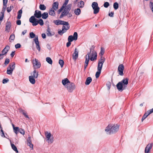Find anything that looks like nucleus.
Instances as JSON below:
<instances>
[{
    "label": "nucleus",
    "instance_id": "f257e3e1",
    "mask_svg": "<svg viewBox=\"0 0 153 153\" xmlns=\"http://www.w3.org/2000/svg\"><path fill=\"white\" fill-rule=\"evenodd\" d=\"M42 16L41 12L39 10H36L35 11L34 16H32L29 19V22L32 24L33 26H36L39 24L41 26H42L44 24L43 20L40 19H37L40 18Z\"/></svg>",
    "mask_w": 153,
    "mask_h": 153
},
{
    "label": "nucleus",
    "instance_id": "f03ea898",
    "mask_svg": "<svg viewBox=\"0 0 153 153\" xmlns=\"http://www.w3.org/2000/svg\"><path fill=\"white\" fill-rule=\"evenodd\" d=\"M119 125L117 124H109L106 128L105 131L107 134H111L116 133L119 130Z\"/></svg>",
    "mask_w": 153,
    "mask_h": 153
},
{
    "label": "nucleus",
    "instance_id": "7ed1b4c3",
    "mask_svg": "<svg viewBox=\"0 0 153 153\" xmlns=\"http://www.w3.org/2000/svg\"><path fill=\"white\" fill-rule=\"evenodd\" d=\"M53 22L56 25H62L63 26L65 25L66 27V30H68L70 28V25L68 22L61 20L60 19H58L54 20Z\"/></svg>",
    "mask_w": 153,
    "mask_h": 153
},
{
    "label": "nucleus",
    "instance_id": "20e7f679",
    "mask_svg": "<svg viewBox=\"0 0 153 153\" xmlns=\"http://www.w3.org/2000/svg\"><path fill=\"white\" fill-rule=\"evenodd\" d=\"M45 133L47 140L48 141V143H52L53 141V136L51 135V133L48 131H45Z\"/></svg>",
    "mask_w": 153,
    "mask_h": 153
},
{
    "label": "nucleus",
    "instance_id": "39448f33",
    "mask_svg": "<svg viewBox=\"0 0 153 153\" xmlns=\"http://www.w3.org/2000/svg\"><path fill=\"white\" fill-rule=\"evenodd\" d=\"M105 60V59L104 57H101L100 59L99 60L97 68V70H102L103 65Z\"/></svg>",
    "mask_w": 153,
    "mask_h": 153
},
{
    "label": "nucleus",
    "instance_id": "423d86ee",
    "mask_svg": "<svg viewBox=\"0 0 153 153\" xmlns=\"http://www.w3.org/2000/svg\"><path fill=\"white\" fill-rule=\"evenodd\" d=\"M93 9L94 10V14L97 13L99 11L100 7L98 6V3L97 2H93L91 5Z\"/></svg>",
    "mask_w": 153,
    "mask_h": 153
},
{
    "label": "nucleus",
    "instance_id": "0eeeda50",
    "mask_svg": "<svg viewBox=\"0 0 153 153\" xmlns=\"http://www.w3.org/2000/svg\"><path fill=\"white\" fill-rule=\"evenodd\" d=\"M69 92H72L75 88V86L73 82H70L67 86H65Z\"/></svg>",
    "mask_w": 153,
    "mask_h": 153
},
{
    "label": "nucleus",
    "instance_id": "6e6552de",
    "mask_svg": "<svg viewBox=\"0 0 153 153\" xmlns=\"http://www.w3.org/2000/svg\"><path fill=\"white\" fill-rule=\"evenodd\" d=\"M90 60L91 61H94L97 59V52L95 51H92L90 54Z\"/></svg>",
    "mask_w": 153,
    "mask_h": 153
},
{
    "label": "nucleus",
    "instance_id": "1a4fd4ad",
    "mask_svg": "<svg viewBox=\"0 0 153 153\" xmlns=\"http://www.w3.org/2000/svg\"><path fill=\"white\" fill-rule=\"evenodd\" d=\"M124 66L123 64H120L119 65L118 68V74L119 75L121 76H123L124 75L123 74V70L124 69Z\"/></svg>",
    "mask_w": 153,
    "mask_h": 153
},
{
    "label": "nucleus",
    "instance_id": "9d476101",
    "mask_svg": "<svg viewBox=\"0 0 153 153\" xmlns=\"http://www.w3.org/2000/svg\"><path fill=\"white\" fill-rule=\"evenodd\" d=\"M32 64L34 67L36 66L37 68H40L41 66L40 62L36 58L33 59Z\"/></svg>",
    "mask_w": 153,
    "mask_h": 153
},
{
    "label": "nucleus",
    "instance_id": "9b49d317",
    "mask_svg": "<svg viewBox=\"0 0 153 153\" xmlns=\"http://www.w3.org/2000/svg\"><path fill=\"white\" fill-rule=\"evenodd\" d=\"M116 87L117 90L120 92H122L124 90L126 89V87H124L122 83L120 82L117 84Z\"/></svg>",
    "mask_w": 153,
    "mask_h": 153
},
{
    "label": "nucleus",
    "instance_id": "f8f14e48",
    "mask_svg": "<svg viewBox=\"0 0 153 153\" xmlns=\"http://www.w3.org/2000/svg\"><path fill=\"white\" fill-rule=\"evenodd\" d=\"M33 40L36 44L37 49L39 51H40L41 48L39 45V42L38 40V36L37 35V36L33 39Z\"/></svg>",
    "mask_w": 153,
    "mask_h": 153
},
{
    "label": "nucleus",
    "instance_id": "ddd939ff",
    "mask_svg": "<svg viewBox=\"0 0 153 153\" xmlns=\"http://www.w3.org/2000/svg\"><path fill=\"white\" fill-rule=\"evenodd\" d=\"M3 7L1 12L0 14L1 16L0 17V21H1L3 19L4 16V13L6 10V9L7 7V4H4V3H3Z\"/></svg>",
    "mask_w": 153,
    "mask_h": 153
},
{
    "label": "nucleus",
    "instance_id": "4468645a",
    "mask_svg": "<svg viewBox=\"0 0 153 153\" xmlns=\"http://www.w3.org/2000/svg\"><path fill=\"white\" fill-rule=\"evenodd\" d=\"M78 51L76 48L75 49L74 52L72 55L73 59L74 60H76L78 57Z\"/></svg>",
    "mask_w": 153,
    "mask_h": 153
},
{
    "label": "nucleus",
    "instance_id": "2eb2a0df",
    "mask_svg": "<svg viewBox=\"0 0 153 153\" xmlns=\"http://www.w3.org/2000/svg\"><path fill=\"white\" fill-rule=\"evenodd\" d=\"M128 79L127 78L123 79L120 82L123 85L124 87H126L127 85L128 84Z\"/></svg>",
    "mask_w": 153,
    "mask_h": 153
},
{
    "label": "nucleus",
    "instance_id": "dca6fc26",
    "mask_svg": "<svg viewBox=\"0 0 153 153\" xmlns=\"http://www.w3.org/2000/svg\"><path fill=\"white\" fill-rule=\"evenodd\" d=\"M55 33L54 32H51V29L49 26L47 27V34L48 36H51L54 35Z\"/></svg>",
    "mask_w": 153,
    "mask_h": 153
},
{
    "label": "nucleus",
    "instance_id": "f3484780",
    "mask_svg": "<svg viewBox=\"0 0 153 153\" xmlns=\"http://www.w3.org/2000/svg\"><path fill=\"white\" fill-rule=\"evenodd\" d=\"M70 81L67 78L63 79L62 80V83L63 85L65 86L70 83Z\"/></svg>",
    "mask_w": 153,
    "mask_h": 153
},
{
    "label": "nucleus",
    "instance_id": "a211bd4d",
    "mask_svg": "<svg viewBox=\"0 0 153 153\" xmlns=\"http://www.w3.org/2000/svg\"><path fill=\"white\" fill-rule=\"evenodd\" d=\"M152 147V144H148L145 148V153H149Z\"/></svg>",
    "mask_w": 153,
    "mask_h": 153
},
{
    "label": "nucleus",
    "instance_id": "6ab92c4d",
    "mask_svg": "<svg viewBox=\"0 0 153 153\" xmlns=\"http://www.w3.org/2000/svg\"><path fill=\"white\" fill-rule=\"evenodd\" d=\"M66 27L64 26H63L62 30H60L58 31V34L61 35H62L67 30H66Z\"/></svg>",
    "mask_w": 153,
    "mask_h": 153
},
{
    "label": "nucleus",
    "instance_id": "aec40b11",
    "mask_svg": "<svg viewBox=\"0 0 153 153\" xmlns=\"http://www.w3.org/2000/svg\"><path fill=\"white\" fill-rule=\"evenodd\" d=\"M59 3L58 1L54 2L52 4V9L56 10L58 8Z\"/></svg>",
    "mask_w": 153,
    "mask_h": 153
},
{
    "label": "nucleus",
    "instance_id": "412c9836",
    "mask_svg": "<svg viewBox=\"0 0 153 153\" xmlns=\"http://www.w3.org/2000/svg\"><path fill=\"white\" fill-rule=\"evenodd\" d=\"M68 12H69L68 11L64 9V11L62 12L59 18L60 19H61L64 16H67Z\"/></svg>",
    "mask_w": 153,
    "mask_h": 153
},
{
    "label": "nucleus",
    "instance_id": "4be33fe9",
    "mask_svg": "<svg viewBox=\"0 0 153 153\" xmlns=\"http://www.w3.org/2000/svg\"><path fill=\"white\" fill-rule=\"evenodd\" d=\"M35 78L32 76H30L29 77V81L30 83L32 84H34L36 82Z\"/></svg>",
    "mask_w": 153,
    "mask_h": 153
},
{
    "label": "nucleus",
    "instance_id": "5701e85b",
    "mask_svg": "<svg viewBox=\"0 0 153 153\" xmlns=\"http://www.w3.org/2000/svg\"><path fill=\"white\" fill-rule=\"evenodd\" d=\"M55 10L52 8H51L48 12L49 15L53 16H55L56 14Z\"/></svg>",
    "mask_w": 153,
    "mask_h": 153
},
{
    "label": "nucleus",
    "instance_id": "b1692460",
    "mask_svg": "<svg viewBox=\"0 0 153 153\" xmlns=\"http://www.w3.org/2000/svg\"><path fill=\"white\" fill-rule=\"evenodd\" d=\"M92 81V78L90 77H87L86 79V81L85 82V84L86 85H89Z\"/></svg>",
    "mask_w": 153,
    "mask_h": 153
},
{
    "label": "nucleus",
    "instance_id": "393cba45",
    "mask_svg": "<svg viewBox=\"0 0 153 153\" xmlns=\"http://www.w3.org/2000/svg\"><path fill=\"white\" fill-rule=\"evenodd\" d=\"M11 23L10 22H8V21L6 23V26L5 27V30L7 31L8 32H9V30L10 27Z\"/></svg>",
    "mask_w": 153,
    "mask_h": 153
},
{
    "label": "nucleus",
    "instance_id": "a878e982",
    "mask_svg": "<svg viewBox=\"0 0 153 153\" xmlns=\"http://www.w3.org/2000/svg\"><path fill=\"white\" fill-rule=\"evenodd\" d=\"M12 67H13V68H10V69H8V68H7V74L11 75L12 74L13 71L14 70V66L13 65H12Z\"/></svg>",
    "mask_w": 153,
    "mask_h": 153
},
{
    "label": "nucleus",
    "instance_id": "bb28decb",
    "mask_svg": "<svg viewBox=\"0 0 153 153\" xmlns=\"http://www.w3.org/2000/svg\"><path fill=\"white\" fill-rule=\"evenodd\" d=\"M12 125L13 128V131L16 134H17L19 132V128L18 127H15L14 125L13 124Z\"/></svg>",
    "mask_w": 153,
    "mask_h": 153
},
{
    "label": "nucleus",
    "instance_id": "cd10ccee",
    "mask_svg": "<svg viewBox=\"0 0 153 153\" xmlns=\"http://www.w3.org/2000/svg\"><path fill=\"white\" fill-rule=\"evenodd\" d=\"M15 35L12 33L11 34L9 38V42H12V41H13L15 39Z\"/></svg>",
    "mask_w": 153,
    "mask_h": 153
},
{
    "label": "nucleus",
    "instance_id": "c85d7f7f",
    "mask_svg": "<svg viewBox=\"0 0 153 153\" xmlns=\"http://www.w3.org/2000/svg\"><path fill=\"white\" fill-rule=\"evenodd\" d=\"M90 59V58L89 53H88L86 56V58L85 63L87 64L88 63V64Z\"/></svg>",
    "mask_w": 153,
    "mask_h": 153
},
{
    "label": "nucleus",
    "instance_id": "c756f323",
    "mask_svg": "<svg viewBox=\"0 0 153 153\" xmlns=\"http://www.w3.org/2000/svg\"><path fill=\"white\" fill-rule=\"evenodd\" d=\"M42 17L43 19H46L48 16V13L47 12H44L42 14Z\"/></svg>",
    "mask_w": 153,
    "mask_h": 153
},
{
    "label": "nucleus",
    "instance_id": "7c9ffc66",
    "mask_svg": "<svg viewBox=\"0 0 153 153\" xmlns=\"http://www.w3.org/2000/svg\"><path fill=\"white\" fill-rule=\"evenodd\" d=\"M22 9H20L19 10L18 12V14L17 16V19H21V16H22Z\"/></svg>",
    "mask_w": 153,
    "mask_h": 153
},
{
    "label": "nucleus",
    "instance_id": "2f4dec72",
    "mask_svg": "<svg viewBox=\"0 0 153 153\" xmlns=\"http://www.w3.org/2000/svg\"><path fill=\"white\" fill-rule=\"evenodd\" d=\"M149 114L148 112L147 111L146 112L142 117L141 119L142 121H143V120H144Z\"/></svg>",
    "mask_w": 153,
    "mask_h": 153
},
{
    "label": "nucleus",
    "instance_id": "473e14b6",
    "mask_svg": "<svg viewBox=\"0 0 153 153\" xmlns=\"http://www.w3.org/2000/svg\"><path fill=\"white\" fill-rule=\"evenodd\" d=\"M74 12L76 15L78 16L81 13V11L79 8H77L75 10Z\"/></svg>",
    "mask_w": 153,
    "mask_h": 153
},
{
    "label": "nucleus",
    "instance_id": "72a5a7b5",
    "mask_svg": "<svg viewBox=\"0 0 153 153\" xmlns=\"http://www.w3.org/2000/svg\"><path fill=\"white\" fill-rule=\"evenodd\" d=\"M33 139V137L30 136V135H28L27 140V143H32V140Z\"/></svg>",
    "mask_w": 153,
    "mask_h": 153
},
{
    "label": "nucleus",
    "instance_id": "f704fd0d",
    "mask_svg": "<svg viewBox=\"0 0 153 153\" xmlns=\"http://www.w3.org/2000/svg\"><path fill=\"white\" fill-rule=\"evenodd\" d=\"M105 53V49L103 47H101V48L100 51L99 53L100 56L101 57H103L102 56Z\"/></svg>",
    "mask_w": 153,
    "mask_h": 153
},
{
    "label": "nucleus",
    "instance_id": "c9c22d12",
    "mask_svg": "<svg viewBox=\"0 0 153 153\" xmlns=\"http://www.w3.org/2000/svg\"><path fill=\"white\" fill-rule=\"evenodd\" d=\"M71 4H69L64 9L65 10H67L69 12L70 10L71 9Z\"/></svg>",
    "mask_w": 153,
    "mask_h": 153
},
{
    "label": "nucleus",
    "instance_id": "e433bc0d",
    "mask_svg": "<svg viewBox=\"0 0 153 153\" xmlns=\"http://www.w3.org/2000/svg\"><path fill=\"white\" fill-rule=\"evenodd\" d=\"M46 61L49 64L51 65L53 63V61L52 59L50 57H47L46 58Z\"/></svg>",
    "mask_w": 153,
    "mask_h": 153
},
{
    "label": "nucleus",
    "instance_id": "4c0bfd02",
    "mask_svg": "<svg viewBox=\"0 0 153 153\" xmlns=\"http://www.w3.org/2000/svg\"><path fill=\"white\" fill-rule=\"evenodd\" d=\"M33 74L32 75L33 77L35 78H37L38 76V72H36L35 69L33 71Z\"/></svg>",
    "mask_w": 153,
    "mask_h": 153
},
{
    "label": "nucleus",
    "instance_id": "58836bf2",
    "mask_svg": "<svg viewBox=\"0 0 153 153\" xmlns=\"http://www.w3.org/2000/svg\"><path fill=\"white\" fill-rule=\"evenodd\" d=\"M39 9L42 10H45L46 9V7L44 4H40L39 6Z\"/></svg>",
    "mask_w": 153,
    "mask_h": 153
},
{
    "label": "nucleus",
    "instance_id": "ea45409f",
    "mask_svg": "<svg viewBox=\"0 0 153 153\" xmlns=\"http://www.w3.org/2000/svg\"><path fill=\"white\" fill-rule=\"evenodd\" d=\"M11 145L12 148L13 150L16 153H18L19 152L16 146H15L14 144H11Z\"/></svg>",
    "mask_w": 153,
    "mask_h": 153
},
{
    "label": "nucleus",
    "instance_id": "a19ab883",
    "mask_svg": "<svg viewBox=\"0 0 153 153\" xmlns=\"http://www.w3.org/2000/svg\"><path fill=\"white\" fill-rule=\"evenodd\" d=\"M78 7L82 8L84 6V3L83 1H80L79 3L78 4Z\"/></svg>",
    "mask_w": 153,
    "mask_h": 153
},
{
    "label": "nucleus",
    "instance_id": "79ce46f5",
    "mask_svg": "<svg viewBox=\"0 0 153 153\" xmlns=\"http://www.w3.org/2000/svg\"><path fill=\"white\" fill-rule=\"evenodd\" d=\"M10 47L8 45H6L5 48L2 51V53H4L6 52L7 50L8 52L10 49Z\"/></svg>",
    "mask_w": 153,
    "mask_h": 153
},
{
    "label": "nucleus",
    "instance_id": "37998d69",
    "mask_svg": "<svg viewBox=\"0 0 153 153\" xmlns=\"http://www.w3.org/2000/svg\"><path fill=\"white\" fill-rule=\"evenodd\" d=\"M113 7L114 9L115 10H116L118 9L119 7L118 3L117 2L114 3L113 4Z\"/></svg>",
    "mask_w": 153,
    "mask_h": 153
},
{
    "label": "nucleus",
    "instance_id": "c03bdc74",
    "mask_svg": "<svg viewBox=\"0 0 153 153\" xmlns=\"http://www.w3.org/2000/svg\"><path fill=\"white\" fill-rule=\"evenodd\" d=\"M73 37L74 39V40H76L77 39L78 34L76 32H75L74 33Z\"/></svg>",
    "mask_w": 153,
    "mask_h": 153
},
{
    "label": "nucleus",
    "instance_id": "a18cd8bd",
    "mask_svg": "<svg viewBox=\"0 0 153 153\" xmlns=\"http://www.w3.org/2000/svg\"><path fill=\"white\" fill-rule=\"evenodd\" d=\"M98 71H97L96 73L95 76L97 78L99 77L101 73V70H97Z\"/></svg>",
    "mask_w": 153,
    "mask_h": 153
},
{
    "label": "nucleus",
    "instance_id": "49530a36",
    "mask_svg": "<svg viewBox=\"0 0 153 153\" xmlns=\"http://www.w3.org/2000/svg\"><path fill=\"white\" fill-rule=\"evenodd\" d=\"M36 36H36L35 34H34L33 32H30V38H35Z\"/></svg>",
    "mask_w": 153,
    "mask_h": 153
},
{
    "label": "nucleus",
    "instance_id": "de8ad7c7",
    "mask_svg": "<svg viewBox=\"0 0 153 153\" xmlns=\"http://www.w3.org/2000/svg\"><path fill=\"white\" fill-rule=\"evenodd\" d=\"M73 40H74V39L73 38V36H69L68 38V41H69L71 42H72Z\"/></svg>",
    "mask_w": 153,
    "mask_h": 153
},
{
    "label": "nucleus",
    "instance_id": "09e8293b",
    "mask_svg": "<svg viewBox=\"0 0 153 153\" xmlns=\"http://www.w3.org/2000/svg\"><path fill=\"white\" fill-rule=\"evenodd\" d=\"M59 63L61 67V68L63 67L64 64V61L62 59H60L59 60Z\"/></svg>",
    "mask_w": 153,
    "mask_h": 153
},
{
    "label": "nucleus",
    "instance_id": "8fccbe9b",
    "mask_svg": "<svg viewBox=\"0 0 153 153\" xmlns=\"http://www.w3.org/2000/svg\"><path fill=\"white\" fill-rule=\"evenodd\" d=\"M22 114L25 116V117L28 119H29V117L27 114L25 112L24 110L22 111Z\"/></svg>",
    "mask_w": 153,
    "mask_h": 153
},
{
    "label": "nucleus",
    "instance_id": "3c124183",
    "mask_svg": "<svg viewBox=\"0 0 153 153\" xmlns=\"http://www.w3.org/2000/svg\"><path fill=\"white\" fill-rule=\"evenodd\" d=\"M13 7V6L11 5L10 7H8L7 8V11L9 13L11 11Z\"/></svg>",
    "mask_w": 153,
    "mask_h": 153
},
{
    "label": "nucleus",
    "instance_id": "603ef678",
    "mask_svg": "<svg viewBox=\"0 0 153 153\" xmlns=\"http://www.w3.org/2000/svg\"><path fill=\"white\" fill-rule=\"evenodd\" d=\"M19 132L22 135H24L25 134V130L24 129L22 128H19Z\"/></svg>",
    "mask_w": 153,
    "mask_h": 153
},
{
    "label": "nucleus",
    "instance_id": "864d4df0",
    "mask_svg": "<svg viewBox=\"0 0 153 153\" xmlns=\"http://www.w3.org/2000/svg\"><path fill=\"white\" fill-rule=\"evenodd\" d=\"M13 65L14 66V69L15 68V62H12L11 63V64H10L9 65V67L10 69V68H13V67H12V66Z\"/></svg>",
    "mask_w": 153,
    "mask_h": 153
},
{
    "label": "nucleus",
    "instance_id": "5fc2aeb1",
    "mask_svg": "<svg viewBox=\"0 0 153 153\" xmlns=\"http://www.w3.org/2000/svg\"><path fill=\"white\" fill-rule=\"evenodd\" d=\"M9 62H10L9 59L8 58H6L5 60L4 64L5 65H7L8 64H9Z\"/></svg>",
    "mask_w": 153,
    "mask_h": 153
},
{
    "label": "nucleus",
    "instance_id": "6e6d98bb",
    "mask_svg": "<svg viewBox=\"0 0 153 153\" xmlns=\"http://www.w3.org/2000/svg\"><path fill=\"white\" fill-rule=\"evenodd\" d=\"M109 5V3L108 2H106L104 3L103 6L107 8Z\"/></svg>",
    "mask_w": 153,
    "mask_h": 153
},
{
    "label": "nucleus",
    "instance_id": "4d7b16f0",
    "mask_svg": "<svg viewBox=\"0 0 153 153\" xmlns=\"http://www.w3.org/2000/svg\"><path fill=\"white\" fill-rule=\"evenodd\" d=\"M95 48V46H94V45H92L91 46V48L90 49V51L89 53H89V54H90L91 53V52H92V51H94V48Z\"/></svg>",
    "mask_w": 153,
    "mask_h": 153
},
{
    "label": "nucleus",
    "instance_id": "13d9d810",
    "mask_svg": "<svg viewBox=\"0 0 153 153\" xmlns=\"http://www.w3.org/2000/svg\"><path fill=\"white\" fill-rule=\"evenodd\" d=\"M15 47L16 49L19 48H21V45L19 43H17L15 45Z\"/></svg>",
    "mask_w": 153,
    "mask_h": 153
},
{
    "label": "nucleus",
    "instance_id": "bf43d9fd",
    "mask_svg": "<svg viewBox=\"0 0 153 153\" xmlns=\"http://www.w3.org/2000/svg\"><path fill=\"white\" fill-rule=\"evenodd\" d=\"M7 52V51L6 52H5L4 53H2V54H0V59H3V57L1 56H2L6 54Z\"/></svg>",
    "mask_w": 153,
    "mask_h": 153
},
{
    "label": "nucleus",
    "instance_id": "052dcab7",
    "mask_svg": "<svg viewBox=\"0 0 153 153\" xmlns=\"http://www.w3.org/2000/svg\"><path fill=\"white\" fill-rule=\"evenodd\" d=\"M150 7L153 13V3L151 2H150Z\"/></svg>",
    "mask_w": 153,
    "mask_h": 153
},
{
    "label": "nucleus",
    "instance_id": "680f3d73",
    "mask_svg": "<svg viewBox=\"0 0 153 153\" xmlns=\"http://www.w3.org/2000/svg\"><path fill=\"white\" fill-rule=\"evenodd\" d=\"M9 81V79H4L2 81V82L3 84H5L7 83Z\"/></svg>",
    "mask_w": 153,
    "mask_h": 153
},
{
    "label": "nucleus",
    "instance_id": "e2e57ef3",
    "mask_svg": "<svg viewBox=\"0 0 153 153\" xmlns=\"http://www.w3.org/2000/svg\"><path fill=\"white\" fill-rule=\"evenodd\" d=\"M114 12H111V13H109L108 16L111 17H113L114 16Z\"/></svg>",
    "mask_w": 153,
    "mask_h": 153
},
{
    "label": "nucleus",
    "instance_id": "0e129e2a",
    "mask_svg": "<svg viewBox=\"0 0 153 153\" xmlns=\"http://www.w3.org/2000/svg\"><path fill=\"white\" fill-rule=\"evenodd\" d=\"M1 136L2 137H6V136H5V135L4 133V131L3 130L1 129Z\"/></svg>",
    "mask_w": 153,
    "mask_h": 153
},
{
    "label": "nucleus",
    "instance_id": "69168bd1",
    "mask_svg": "<svg viewBox=\"0 0 153 153\" xmlns=\"http://www.w3.org/2000/svg\"><path fill=\"white\" fill-rule=\"evenodd\" d=\"M21 21L20 20H18L16 21V24L18 25H20L21 24Z\"/></svg>",
    "mask_w": 153,
    "mask_h": 153
},
{
    "label": "nucleus",
    "instance_id": "338daca9",
    "mask_svg": "<svg viewBox=\"0 0 153 153\" xmlns=\"http://www.w3.org/2000/svg\"><path fill=\"white\" fill-rule=\"evenodd\" d=\"M71 44V42L69 41H68V42H67L66 44V46L67 47L70 46Z\"/></svg>",
    "mask_w": 153,
    "mask_h": 153
},
{
    "label": "nucleus",
    "instance_id": "774afa93",
    "mask_svg": "<svg viewBox=\"0 0 153 153\" xmlns=\"http://www.w3.org/2000/svg\"><path fill=\"white\" fill-rule=\"evenodd\" d=\"M15 54V51H12L10 54V56L12 57H13Z\"/></svg>",
    "mask_w": 153,
    "mask_h": 153
}]
</instances>
